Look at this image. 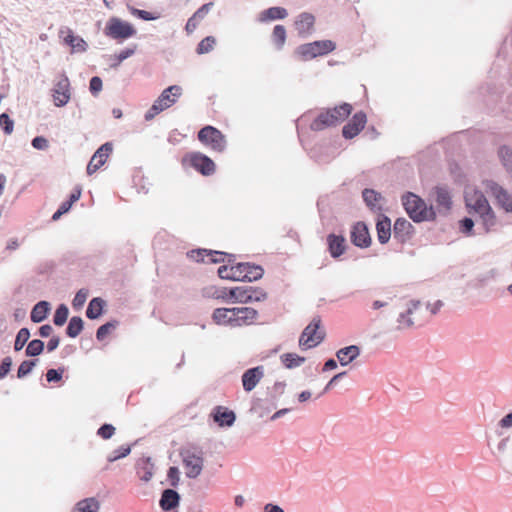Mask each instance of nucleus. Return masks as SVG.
Masks as SVG:
<instances>
[{
    "label": "nucleus",
    "instance_id": "nucleus-14",
    "mask_svg": "<svg viewBox=\"0 0 512 512\" xmlns=\"http://www.w3.org/2000/svg\"><path fill=\"white\" fill-rule=\"evenodd\" d=\"M112 152V145L110 143L103 144L92 156L87 166V174H94L99 168H101L107 161L109 155Z\"/></svg>",
    "mask_w": 512,
    "mask_h": 512
},
{
    "label": "nucleus",
    "instance_id": "nucleus-20",
    "mask_svg": "<svg viewBox=\"0 0 512 512\" xmlns=\"http://www.w3.org/2000/svg\"><path fill=\"white\" fill-rule=\"evenodd\" d=\"M264 376L262 366L250 368L242 375V385L246 392L252 391Z\"/></svg>",
    "mask_w": 512,
    "mask_h": 512
},
{
    "label": "nucleus",
    "instance_id": "nucleus-58",
    "mask_svg": "<svg viewBox=\"0 0 512 512\" xmlns=\"http://www.w3.org/2000/svg\"><path fill=\"white\" fill-rule=\"evenodd\" d=\"M63 370L58 371L55 369H49L46 373V379L48 382H57L62 378Z\"/></svg>",
    "mask_w": 512,
    "mask_h": 512
},
{
    "label": "nucleus",
    "instance_id": "nucleus-17",
    "mask_svg": "<svg viewBox=\"0 0 512 512\" xmlns=\"http://www.w3.org/2000/svg\"><path fill=\"white\" fill-rule=\"evenodd\" d=\"M352 243L361 248H366L371 244V237L367 226L363 222H357L351 231Z\"/></svg>",
    "mask_w": 512,
    "mask_h": 512
},
{
    "label": "nucleus",
    "instance_id": "nucleus-13",
    "mask_svg": "<svg viewBox=\"0 0 512 512\" xmlns=\"http://www.w3.org/2000/svg\"><path fill=\"white\" fill-rule=\"evenodd\" d=\"M367 123V116L364 112L360 111L353 115L351 120L343 127L342 135L346 139H352L357 136L365 127Z\"/></svg>",
    "mask_w": 512,
    "mask_h": 512
},
{
    "label": "nucleus",
    "instance_id": "nucleus-23",
    "mask_svg": "<svg viewBox=\"0 0 512 512\" xmlns=\"http://www.w3.org/2000/svg\"><path fill=\"white\" fill-rule=\"evenodd\" d=\"M412 229H413V226L408 220H406L404 218H399L394 223V227H393L394 238L397 239L399 242L403 243L410 238Z\"/></svg>",
    "mask_w": 512,
    "mask_h": 512
},
{
    "label": "nucleus",
    "instance_id": "nucleus-63",
    "mask_svg": "<svg viewBox=\"0 0 512 512\" xmlns=\"http://www.w3.org/2000/svg\"><path fill=\"white\" fill-rule=\"evenodd\" d=\"M53 331V328L51 325H43L39 329V334L41 337H49Z\"/></svg>",
    "mask_w": 512,
    "mask_h": 512
},
{
    "label": "nucleus",
    "instance_id": "nucleus-30",
    "mask_svg": "<svg viewBox=\"0 0 512 512\" xmlns=\"http://www.w3.org/2000/svg\"><path fill=\"white\" fill-rule=\"evenodd\" d=\"M179 504V494L172 489H166L160 500V506L163 510H171Z\"/></svg>",
    "mask_w": 512,
    "mask_h": 512
},
{
    "label": "nucleus",
    "instance_id": "nucleus-7",
    "mask_svg": "<svg viewBox=\"0 0 512 512\" xmlns=\"http://www.w3.org/2000/svg\"><path fill=\"white\" fill-rule=\"evenodd\" d=\"M137 33L135 27L118 17H111L105 26L104 34L118 42H122L135 36Z\"/></svg>",
    "mask_w": 512,
    "mask_h": 512
},
{
    "label": "nucleus",
    "instance_id": "nucleus-44",
    "mask_svg": "<svg viewBox=\"0 0 512 512\" xmlns=\"http://www.w3.org/2000/svg\"><path fill=\"white\" fill-rule=\"evenodd\" d=\"M43 349H44V343L41 340H38V339L32 340L26 348V355L27 356H37L43 351Z\"/></svg>",
    "mask_w": 512,
    "mask_h": 512
},
{
    "label": "nucleus",
    "instance_id": "nucleus-43",
    "mask_svg": "<svg viewBox=\"0 0 512 512\" xmlns=\"http://www.w3.org/2000/svg\"><path fill=\"white\" fill-rule=\"evenodd\" d=\"M29 337H30V332L27 328L20 329L17 333L15 343H14L15 350L16 351L21 350L24 347L25 343L28 341Z\"/></svg>",
    "mask_w": 512,
    "mask_h": 512
},
{
    "label": "nucleus",
    "instance_id": "nucleus-26",
    "mask_svg": "<svg viewBox=\"0 0 512 512\" xmlns=\"http://www.w3.org/2000/svg\"><path fill=\"white\" fill-rule=\"evenodd\" d=\"M234 316H235V307L234 308H217L214 310L212 318L215 323L219 325H228L230 327H234Z\"/></svg>",
    "mask_w": 512,
    "mask_h": 512
},
{
    "label": "nucleus",
    "instance_id": "nucleus-48",
    "mask_svg": "<svg viewBox=\"0 0 512 512\" xmlns=\"http://www.w3.org/2000/svg\"><path fill=\"white\" fill-rule=\"evenodd\" d=\"M0 126L3 129V131L5 132V134L9 135V134H11L13 132L14 122L9 117L8 114L3 113V114L0 115Z\"/></svg>",
    "mask_w": 512,
    "mask_h": 512
},
{
    "label": "nucleus",
    "instance_id": "nucleus-18",
    "mask_svg": "<svg viewBox=\"0 0 512 512\" xmlns=\"http://www.w3.org/2000/svg\"><path fill=\"white\" fill-rule=\"evenodd\" d=\"M315 16L309 12L300 13L294 21V28L300 36H308L314 30Z\"/></svg>",
    "mask_w": 512,
    "mask_h": 512
},
{
    "label": "nucleus",
    "instance_id": "nucleus-27",
    "mask_svg": "<svg viewBox=\"0 0 512 512\" xmlns=\"http://www.w3.org/2000/svg\"><path fill=\"white\" fill-rule=\"evenodd\" d=\"M377 237L381 244H385L391 237V221L387 216L381 215L376 223Z\"/></svg>",
    "mask_w": 512,
    "mask_h": 512
},
{
    "label": "nucleus",
    "instance_id": "nucleus-2",
    "mask_svg": "<svg viewBox=\"0 0 512 512\" xmlns=\"http://www.w3.org/2000/svg\"><path fill=\"white\" fill-rule=\"evenodd\" d=\"M465 202L469 209L473 210L483 219L486 231L495 224V216L492 209L481 191L468 187L465 190Z\"/></svg>",
    "mask_w": 512,
    "mask_h": 512
},
{
    "label": "nucleus",
    "instance_id": "nucleus-37",
    "mask_svg": "<svg viewBox=\"0 0 512 512\" xmlns=\"http://www.w3.org/2000/svg\"><path fill=\"white\" fill-rule=\"evenodd\" d=\"M363 199L371 209H380L381 195L372 189L363 191Z\"/></svg>",
    "mask_w": 512,
    "mask_h": 512
},
{
    "label": "nucleus",
    "instance_id": "nucleus-31",
    "mask_svg": "<svg viewBox=\"0 0 512 512\" xmlns=\"http://www.w3.org/2000/svg\"><path fill=\"white\" fill-rule=\"evenodd\" d=\"M433 196L435 197V201L439 207H442L446 210L450 208L451 205V197L449 191L444 187H435L433 189Z\"/></svg>",
    "mask_w": 512,
    "mask_h": 512
},
{
    "label": "nucleus",
    "instance_id": "nucleus-12",
    "mask_svg": "<svg viewBox=\"0 0 512 512\" xmlns=\"http://www.w3.org/2000/svg\"><path fill=\"white\" fill-rule=\"evenodd\" d=\"M483 185L486 192L494 196L506 211H512V196L505 189L492 180L484 181Z\"/></svg>",
    "mask_w": 512,
    "mask_h": 512
},
{
    "label": "nucleus",
    "instance_id": "nucleus-50",
    "mask_svg": "<svg viewBox=\"0 0 512 512\" xmlns=\"http://www.w3.org/2000/svg\"><path fill=\"white\" fill-rule=\"evenodd\" d=\"M129 11L131 12V14L133 16H136V17H138L140 19H143V20H146V21L155 20V19L158 18L157 15H154L151 12H148V11H145V10H140V9H137V8H134V7H129Z\"/></svg>",
    "mask_w": 512,
    "mask_h": 512
},
{
    "label": "nucleus",
    "instance_id": "nucleus-49",
    "mask_svg": "<svg viewBox=\"0 0 512 512\" xmlns=\"http://www.w3.org/2000/svg\"><path fill=\"white\" fill-rule=\"evenodd\" d=\"M88 297V291L80 289L72 300V305L75 309H80L86 302Z\"/></svg>",
    "mask_w": 512,
    "mask_h": 512
},
{
    "label": "nucleus",
    "instance_id": "nucleus-59",
    "mask_svg": "<svg viewBox=\"0 0 512 512\" xmlns=\"http://www.w3.org/2000/svg\"><path fill=\"white\" fill-rule=\"evenodd\" d=\"M102 89V80L95 76V77H92V79L90 80V91L93 93V94H97L98 92H100Z\"/></svg>",
    "mask_w": 512,
    "mask_h": 512
},
{
    "label": "nucleus",
    "instance_id": "nucleus-6",
    "mask_svg": "<svg viewBox=\"0 0 512 512\" xmlns=\"http://www.w3.org/2000/svg\"><path fill=\"white\" fill-rule=\"evenodd\" d=\"M325 329L322 320L315 316L305 327L299 338V346L302 349H311L319 345L325 338Z\"/></svg>",
    "mask_w": 512,
    "mask_h": 512
},
{
    "label": "nucleus",
    "instance_id": "nucleus-25",
    "mask_svg": "<svg viewBox=\"0 0 512 512\" xmlns=\"http://www.w3.org/2000/svg\"><path fill=\"white\" fill-rule=\"evenodd\" d=\"M327 244L330 255L338 258L345 252V238L340 235L329 234L327 236Z\"/></svg>",
    "mask_w": 512,
    "mask_h": 512
},
{
    "label": "nucleus",
    "instance_id": "nucleus-45",
    "mask_svg": "<svg viewBox=\"0 0 512 512\" xmlns=\"http://www.w3.org/2000/svg\"><path fill=\"white\" fill-rule=\"evenodd\" d=\"M499 157L505 167L512 169V150L506 146L499 149Z\"/></svg>",
    "mask_w": 512,
    "mask_h": 512
},
{
    "label": "nucleus",
    "instance_id": "nucleus-38",
    "mask_svg": "<svg viewBox=\"0 0 512 512\" xmlns=\"http://www.w3.org/2000/svg\"><path fill=\"white\" fill-rule=\"evenodd\" d=\"M281 360L286 368L292 369L302 365L305 362V358L299 356L296 353H286L281 356Z\"/></svg>",
    "mask_w": 512,
    "mask_h": 512
},
{
    "label": "nucleus",
    "instance_id": "nucleus-28",
    "mask_svg": "<svg viewBox=\"0 0 512 512\" xmlns=\"http://www.w3.org/2000/svg\"><path fill=\"white\" fill-rule=\"evenodd\" d=\"M61 34H65L63 37L64 42L69 45L73 51L83 52L86 50V42L79 36H75L73 31L67 28L65 31L62 30Z\"/></svg>",
    "mask_w": 512,
    "mask_h": 512
},
{
    "label": "nucleus",
    "instance_id": "nucleus-56",
    "mask_svg": "<svg viewBox=\"0 0 512 512\" xmlns=\"http://www.w3.org/2000/svg\"><path fill=\"white\" fill-rule=\"evenodd\" d=\"M32 146L38 150H45L48 148V140L45 137L37 136L32 140Z\"/></svg>",
    "mask_w": 512,
    "mask_h": 512
},
{
    "label": "nucleus",
    "instance_id": "nucleus-22",
    "mask_svg": "<svg viewBox=\"0 0 512 512\" xmlns=\"http://www.w3.org/2000/svg\"><path fill=\"white\" fill-rule=\"evenodd\" d=\"M213 420L221 427L231 426L235 421V414L223 406H216L212 412Z\"/></svg>",
    "mask_w": 512,
    "mask_h": 512
},
{
    "label": "nucleus",
    "instance_id": "nucleus-42",
    "mask_svg": "<svg viewBox=\"0 0 512 512\" xmlns=\"http://www.w3.org/2000/svg\"><path fill=\"white\" fill-rule=\"evenodd\" d=\"M68 313L69 311L66 305L61 304L55 311L53 319L54 324L57 326H62L68 318Z\"/></svg>",
    "mask_w": 512,
    "mask_h": 512
},
{
    "label": "nucleus",
    "instance_id": "nucleus-1",
    "mask_svg": "<svg viewBox=\"0 0 512 512\" xmlns=\"http://www.w3.org/2000/svg\"><path fill=\"white\" fill-rule=\"evenodd\" d=\"M263 269L260 266L249 263H238L232 266H220L218 275L221 279L233 281H256L263 276Z\"/></svg>",
    "mask_w": 512,
    "mask_h": 512
},
{
    "label": "nucleus",
    "instance_id": "nucleus-33",
    "mask_svg": "<svg viewBox=\"0 0 512 512\" xmlns=\"http://www.w3.org/2000/svg\"><path fill=\"white\" fill-rule=\"evenodd\" d=\"M49 304L46 301L37 303L31 311V320L35 323L43 321L47 317Z\"/></svg>",
    "mask_w": 512,
    "mask_h": 512
},
{
    "label": "nucleus",
    "instance_id": "nucleus-52",
    "mask_svg": "<svg viewBox=\"0 0 512 512\" xmlns=\"http://www.w3.org/2000/svg\"><path fill=\"white\" fill-rule=\"evenodd\" d=\"M114 433L115 427L112 426L111 424H104L97 431L98 436L105 440L110 439L114 435Z\"/></svg>",
    "mask_w": 512,
    "mask_h": 512
},
{
    "label": "nucleus",
    "instance_id": "nucleus-47",
    "mask_svg": "<svg viewBox=\"0 0 512 512\" xmlns=\"http://www.w3.org/2000/svg\"><path fill=\"white\" fill-rule=\"evenodd\" d=\"M131 451L130 446H121L118 449L114 450L108 455V461L114 462L120 458L126 457Z\"/></svg>",
    "mask_w": 512,
    "mask_h": 512
},
{
    "label": "nucleus",
    "instance_id": "nucleus-10",
    "mask_svg": "<svg viewBox=\"0 0 512 512\" xmlns=\"http://www.w3.org/2000/svg\"><path fill=\"white\" fill-rule=\"evenodd\" d=\"M198 140L214 152H223L226 148V138L217 128L207 125L198 132Z\"/></svg>",
    "mask_w": 512,
    "mask_h": 512
},
{
    "label": "nucleus",
    "instance_id": "nucleus-3",
    "mask_svg": "<svg viewBox=\"0 0 512 512\" xmlns=\"http://www.w3.org/2000/svg\"><path fill=\"white\" fill-rule=\"evenodd\" d=\"M352 106L348 103H343L332 109L321 112L310 125L313 131H321L325 128L336 126L343 122L352 112Z\"/></svg>",
    "mask_w": 512,
    "mask_h": 512
},
{
    "label": "nucleus",
    "instance_id": "nucleus-62",
    "mask_svg": "<svg viewBox=\"0 0 512 512\" xmlns=\"http://www.w3.org/2000/svg\"><path fill=\"white\" fill-rule=\"evenodd\" d=\"M82 189L80 187H76L71 193L68 202H71L73 205L76 201H78L81 197Z\"/></svg>",
    "mask_w": 512,
    "mask_h": 512
},
{
    "label": "nucleus",
    "instance_id": "nucleus-40",
    "mask_svg": "<svg viewBox=\"0 0 512 512\" xmlns=\"http://www.w3.org/2000/svg\"><path fill=\"white\" fill-rule=\"evenodd\" d=\"M83 329V320L80 317L74 316L70 319L66 329V333L69 337H77Z\"/></svg>",
    "mask_w": 512,
    "mask_h": 512
},
{
    "label": "nucleus",
    "instance_id": "nucleus-60",
    "mask_svg": "<svg viewBox=\"0 0 512 512\" xmlns=\"http://www.w3.org/2000/svg\"><path fill=\"white\" fill-rule=\"evenodd\" d=\"M199 22L200 21L198 19H196V17H194V16L190 17L185 26V30L187 31V33L188 34L192 33L197 28Z\"/></svg>",
    "mask_w": 512,
    "mask_h": 512
},
{
    "label": "nucleus",
    "instance_id": "nucleus-51",
    "mask_svg": "<svg viewBox=\"0 0 512 512\" xmlns=\"http://www.w3.org/2000/svg\"><path fill=\"white\" fill-rule=\"evenodd\" d=\"M35 364H36L35 361H23L20 364V366L18 367L17 377L23 378L26 375H28L32 371Z\"/></svg>",
    "mask_w": 512,
    "mask_h": 512
},
{
    "label": "nucleus",
    "instance_id": "nucleus-55",
    "mask_svg": "<svg viewBox=\"0 0 512 512\" xmlns=\"http://www.w3.org/2000/svg\"><path fill=\"white\" fill-rule=\"evenodd\" d=\"M71 207H72L71 202H68V201L62 202L60 207L58 208V210L53 214L52 219L54 221L58 220L63 214L67 213Z\"/></svg>",
    "mask_w": 512,
    "mask_h": 512
},
{
    "label": "nucleus",
    "instance_id": "nucleus-8",
    "mask_svg": "<svg viewBox=\"0 0 512 512\" xmlns=\"http://www.w3.org/2000/svg\"><path fill=\"white\" fill-rule=\"evenodd\" d=\"M266 293L260 289L253 287H234L231 289H224L217 298H231L236 302L248 303L252 301H262L266 299Z\"/></svg>",
    "mask_w": 512,
    "mask_h": 512
},
{
    "label": "nucleus",
    "instance_id": "nucleus-9",
    "mask_svg": "<svg viewBox=\"0 0 512 512\" xmlns=\"http://www.w3.org/2000/svg\"><path fill=\"white\" fill-rule=\"evenodd\" d=\"M336 45L331 40H319L300 45L296 54L301 60L307 61L319 56H324L334 51Z\"/></svg>",
    "mask_w": 512,
    "mask_h": 512
},
{
    "label": "nucleus",
    "instance_id": "nucleus-35",
    "mask_svg": "<svg viewBox=\"0 0 512 512\" xmlns=\"http://www.w3.org/2000/svg\"><path fill=\"white\" fill-rule=\"evenodd\" d=\"M99 503L94 498H87L77 503L73 512H98Z\"/></svg>",
    "mask_w": 512,
    "mask_h": 512
},
{
    "label": "nucleus",
    "instance_id": "nucleus-61",
    "mask_svg": "<svg viewBox=\"0 0 512 512\" xmlns=\"http://www.w3.org/2000/svg\"><path fill=\"white\" fill-rule=\"evenodd\" d=\"M474 226V222L470 218H465L461 221V228L464 233L469 234Z\"/></svg>",
    "mask_w": 512,
    "mask_h": 512
},
{
    "label": "nucleus",
    "instance_id": "nucleus-39",
    "mask_svg": "<svg viewBox=\"0 0 512 512\" xmlns=\"http://www.w3.org/2000/svg\"><path fill=\"white\" fill-rule=\"evenodd\" d=\"M272 41L277 49H282L286 42V29L283 25H276L272 32Z\"/></svg>",
    "mask_w": 512,
    "mask_h": 512
},
{
    "label": "nucleus",
    "instance_id": "nucleus-16",
    "mask_svg": "<svg viewBox=\"0 0 512 512\" xmlns=\"http://www.w3.org/2000/svg\"><path fill=\"white\" fill-rule=\"evenodd\" d=\"M188 256L197 262L221 263L225 261L227 254L220 251L198 249L190 251Z\"/></svg>",
    "mask_w": 512,
    "mask_h": 512
},
{
    "label": "nucleus",
    "instance_id": "nucleus-19",
    "mask_svg": "<svg viewBox=\"0 0 512 512\" xmlns=\"http://www.w3.org/2000/svg\"><path fill=\"white\" fill-rule=\"evenodd\" d=\"M190 163L203 175H211L215 171L214 162L209 157L201 153L191 154Z\"/></svg>",
    "mask_w": 512,
    "mask_h": 512
},
{
    "label": "nucleus",
    "instance_id": "nucleus-32",
    "mask_svg": "<svg viewBox=\"0 0 512 512\" xmlns=\"http://www.w3.org/2000/svg\"><path fill=\"white\" fill-rule=\"evenodd\" d=\"M288 15V12L285 8L282 7H271L264 10L261 13L260 20L261 21H271L276 19H284Z\"/></svg>",
    "mask_w": 512,
    "mask_h": 512
},
{
    "label": "nucleus",
    "instance_id": "nucleus-53",
    "mask_svg": "<svg viewBox=\"0 0 512 512\" xmlns=\"http://www.w3.org/2000/svg\"><path fill=\"white\" fill-rule=\"evenodd\" d=\"M135 50L136 46H133L120 51L117 55H115L117 64H120L122 61L132 56L135 53Z\"/></svg>",
    "mask_w": 512,
    "mask_h": 512
},
{
    "label": "nucleus",
    "instance_id": "nucleus-57",
    "mask_svg": "<svg viewBox=\"0 0 512 512\" xmlns=\"http://www.w3.org/2000/svg\"><path fill=\"white\" fill-rule=\"evenodd\" d=\"M213 6V3H207L202 5L194 14L193 16L196 17L199 21H201L210 11L211 7Z\"/></svg>",
    "mask_w": 512,
    "mask_h": 512
},
{
    "label": "nucleus",
    "instance_id": "nucleus-11",
    "mask_svg": "<svg viewBox=\"0 0 512 512\" xmlns=\"http://www.w3.org/2000/svg\"><path fill=\"white\" fill-rule=\"evenodd\" d=\"M182 457L186 476L189 478L198 477L203 468L202 453L192 450H185L182 453Z\"/></svg>",
    "mask_w": 512,
    "mask_h": 512
},
{
    "label": "nucleus",
    "instance_id": "nucleus-21",
    "mask_svg": "<svg viewBox=\"0 0 512 512\" xmlns=\"http://www.w3.org/2000/svg\"><path fill=\"white\" fill-rule=\"evenodd\" d=\"M257 311L250 307H235L234 327L251 325L256 321Z\"/></svg>",
    "mask_w": 512,
    "mask_h": 512
},
{
    "label": "nucleus",
    "instance_id": "nucleus-15",
    "mask_svg": "<svg viewBox=\"0 0 512 512\" xmlns=\"http://www.w3.org/2000/svg\"><path fill=\"white\" fill-rule=\"evenodd\" d=\"M53 101L57 107L66 105L70 100V83L67 77H62L54 86Z\"/></svg>",
    "mask_w": 512,
    "mask_h": 512
},
{
    "label": "nucleus",
    "instance_id": "nucleus-29",
    "mask_svg": "<svg viewBox=\"0 0 512 512\" xmlns=\"http://www.w3.org/2000/svg\"><path fill=\"white\" fill-rule=\"evenodd\" d=\"M360 354V349L356 345H351L340 349L336 356L342 366H345L357 358Z\"/></svg>",
    "mask_w": 512,
    "mask_h": 512
},
{
    "label": "nucleus",
    "instance_id": "nucleus-54",
    "mask_svg": "<svg viewBox=\"0 0 512 512\" xmlns=\"http://www.w3.org/2000/svg\"><path fill=\"white\" fill-rule=\"evenodd\" d=\"M12 359L5 357L0 364V379H3L11 370Z\"/></svg>",
    "mask_w": 512,
    "mask_h": 512
},
{
    "label": "nucleus",
    "instance_id": "nucleus-41",
    "mask_svg": "<svg viewBox=\"0 0 512 512\" xmlns=\"http://www.w3.org/2000/svg\"><path fill=\"white\" fill-rule=\"evenodd\" d=\"M216 44V39L213 36H207L200 41L197 46L196 52L198 54H206L213 50Z\"/></svg>",
    "mask_w": 512,
    "mask_h": 512
},
{
    "label": "nucleus",
    "instance_id": "nucleus-34",
    "mask_svg": "<svg viewBox=\"0 0 512 512\" xmlns=\"http://www.w3.org/2000/svg\"><path fill=\"white\" fill-rule=\"evenodd\" d=\"M153 464L149 461V459L147 460H142L139 464H138V467H137V475L139 476V478L144 481V482H148L151 480L153 474H154V471H153Z\"/></svg>",
    "mask_w": 512,
    "mask_h": 512
},
{
    "label": "nucleus",
    "instance_id": "nucleus-4",
    "mask_svg": "<svg viewBox=\"0 0 512 512\" xmlns=\"http://www.w3.org/2000/svg\"><path fill=\"white\" fill-rule=\"evenodd\" d=\"M403 206L409 217L415 222L428 221L435 218L433 208L428 207L424 200L414 193L408 192L402 197Z\"/></svg>",
    "mask_w": 512,
    "mask_h": 512
},
{
    "label": "nucleus",
    "instance_id": "nucleus-46",
    "mask_svg": "<svg viewBox=\"0 0 512 512\" xmlns=\"http://www.w3.org/2000/svg\"><path fill=\"white\" fill-rule=\"evenodd\" d=\"M116 322H108L100 326L96 332V337L99 341L104 340L110 332L116 328Z\"/></svg>",
    "mask_w": 512,
    "mask_h": 512
},
{
    "label": "nucleus",
    "instance_id": "nucleus-64",
    "mask_svg": "<svg viewBox=\"0 0 512 512\" xmlns=\"http://www.w3.org/2000/svg\"><path fill=\"white\" fill-rule=\"evenodd\" d=\"M500 426L503 428L512 427V413L507 414L503 419H501Z\"/></svg>",
    "mask_w": 512,
    "mask_h": 512
},
{
    "label": "nucleus",
    "instance_id": "nucleus-36",
    "mask_svg": "<svg viewBox=\"0 0 512 512\" xmlns=\"http://www.w3.org/2000/svg\"><path fill=\"white\" fill-rule=\"evenodd\" d=\"M104 301L101 298H93L86 310V315L89 319H96L102 314Z\"/></svg>",
    "mask_w": 512,
    "mask_h": 512
},
{
    "label": "nucleus",
    "instance_id": "nucleus-5",
    "mask_svg": "<svg viewBox=\"0 0 512 512\" xmlns=\"http://www.w3.org/2000/svg\"><path fill=\"white\" fill-rule=\"evenodd\" d=\"M182 95V88L178 85H172L164 89L160 96L154 101L153 105L145 114V120L150 121L164 110L172 107Z\"/></svg>",
    "mask_w": 512,
    "mask_h": 512
},
{
    "label": "nucleus",
    "instance_id": "nucleus-24",
    "mask_svg": "<svg viewBox=\"0 0 512 512\" xmlns=\"http://www.w3.org/2000/svg\"><path fill=\"white\" fill-rule=\"evenodd\" d=\"M420 309V303L419 302H412L405 313H401L398 318V328L399 329H405L409 328L412 325L415 324V314Z\"/></svg>",
    "mask_w": 512,
    "mask_h": 512
}]
</instances>
